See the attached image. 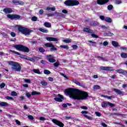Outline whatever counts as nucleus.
<instances>
[{
	"mask_svg": "<svg viewBox=\"0 0 127 127\" xmlns=\"http://www.w3.org/2000/svg\"><path fill=\"white\" fill-rule=\"evenodd\" d=\"M64 93L74 100H86L89 97L88 92L77 88H68L65 90Z\"/></svg>",
	"mask_w": 127,
	"mask_h": 127,
	"instance_id": "f257e3e1",
	"label": "nucleus"
},
{
	"mask_svg": "<svg viewBox=\"0 0 127 127\" xmlns=\"http://www.w3.org/2000/svg\"><path fill=\"white\" fill-rule=\"evenodd\" d=\"M18 26V33H22L24 35H29L31 32H33V30L30 29L22 27V26Z\"/></svg>",
	"mask_w": 127,
	"mask_h": 127,
	"instance_id": "f03ea898",
	"label": "nucleus"
},
{
	"mask_svg": "<svg viewBox=\"0 0 127 127\" xmlns=\"http://www.w3.org/2000/svg\"><path fill=\"white\" fill-rule=\"evenodd\" d=\"M8 64L10 65V66H12L11 69L14 71L17 72H20L21 71V66L18 63L12 61L7 62Z\"/></svg>",
	"mask_w": 127,
	"mask_h": 127,
	"instance_id": "7ed1b4c3",
	"label": "nucleus"
},
{
	"mask_svg": "<svg viewBox=\"0 0 127 127\" xmlns=\"http://www.w3.org/2000/svg\"><path fill=\"white\" fill-rule=\"evenodd\" d=\"M13 47L16 49V50L21 51V52H24V53H28L30 51L28 47L21 44L15 45Z\"/></svg>",
	"mask_w": 127,
	"mask_h": 127,
	"instance_id": "20e7f679",
	"label": "nucleus"
},
{
	"mask_svg": "<svg viewBox=\"0 0 127 127\" xmlns=\"http://www.w3.org/2000/svg\"><path fill=\"white\" fill-rule=\"evenodd\" d=\"M64 3L66 6H76L80 4V2L77 0H66Z\"/></svg>",
	"mask_w": 127,
	"mask_h": 127,
	"instance_id": "39448f33",
	"label": "nucleus"
},
{
	"mask_svg": "<svg viewBox=\"0 0 127 127\" xmlns=\"http://www.w3.org/2000/svg\"><path fill=\"white\" fill-rule=\"evenodd\" d=\"M7 17L8 18H9L10 19L13 20V19H20L21 18V16L18 15V14H8L7 15Z\"/></svg>",
	"mask_w": 127,
	"mask_h": 127,
	"instance_id": "423d86ee",
	"label": "nucleus"
},
{
	"mask_svg": "<svg viewBox=\"0 0 127 127\" xmlns=\"http://www.w3.org/2000/svg\"><path fill=\"white\" fill-rule=\"evenodd\" d=\"M10 52H11L12 53H14V54H16L17 55H20L19 57L20 58H21L22 59H26V60H28L27 59V56L25 55H22L15 51H13L11 50H9Z\"/></svg>",
	"mask_w": 127,
	"mask_h": 127,
	"instance_id": "0eeeda50",
	"label": "nucleus"
},
{
	"mask_svg": "<svg viewBox=\"0 0 127 127\" xmlns=\"http://www.w3.org/2000/svg\"><path fill=\"white\" fill-rule=\"evenodd\" d=\"M99 18H100V19H101V20H104L105 21H106V22H108L109 23H112V21H113L112 18L109 17H105V16L104 15H100Z\"/></svg>",
	"mask_w": 127,
	"mask_h": 127,
	"instance_id": "6e6552de",
	"label": "nucleus"
},
{
	"mask_svg": "<svg viewBox=\"0 0 127 127\" xmlns=\"http://www.w3.org/2000/svg\"><path fill=\"white\" fill-rule=\"evenodd\" d=\"M36 95H41V93L36 92V91H32L31 94H30L29 93H26V96L28 99H30V97H31V96H35Z\"/></svg>",
	"mask_w": 127,
	"mask_h": 127,
	"instance_id": "1a4fd4ad",
	"label": "nucleus"
},
{
	"mask_svg": "<svg viewBox=\"0 0 127 127\" xmlns=\"http://www.w3.org/2000/svg\"><path fill=\"white\" fill-rule=\"evenodd\" d=\"M52 122L53 123V124H55V125L58 126V127H64V124H63L61 121L57 120L56 119H53Z\"/></svg>",
	"mask_w": 127,
	"mask_h": 127,
	"instance_id": "9d476101",
	"label": "nucleus"
},
{
	"mask_svg": "<svg viewBox=\"0 0 127 127\" xmlns=\"http://www.w3.org/2000/svg\"><path fill=\"white\" fill-rule=\"evenodd\" d=\"M58 97H59L60 98L56 97L54 99V100L56 102H59V103H61V102H63V100H64V96H63V95L60 94H59L58 95Z\"/></svg>",
	"mask_w": 127,
	"mask_h": 127,
	"instance_id": "9b49d317",
	"label": "nucleus"
},
{
	"mask_svg": "<svg viewBox=\"0 0 127 127\" xmlns=\"http://www.w3.org/2000/svg\"><path fill=\"white\" fill-rule=\"evenodd\" d=\"M47 60L49 62H50V63H54V62H56V60H55L54 57L51 55L47 56Z\"/></svg>",
	"mask_w": 127,
	"mask_h": 127,
	"instance_id": "f8f14e48",
	"label": "nucleus"
},
{
	"mask_svg": "<svg viewBox=\"0 0 127 127\" xmlns=\"http://www.w3.org/2000/svg\"><path fill=\"white\" fill-rule=\"evenodd\" d=\"M110 1V0H97V2L99 5H104L106 3H108Z\"/></svg>",
	"mask_w": 127,
	"mask_h": 127,
	"instance_id": "ddd939ff",
	"label": "nucleus"
},
{
	"mask_svg": "<svg viewBox=\"0 0 127 127\" xmlns=\"http://www.w3.org/2000/svg\"><path fill=\"white\" fill-rule=\"evenodd\" d=\"M100 69L103 71H112L113 70V67L101 66Z\"/></svg>",
	"mask_w": 127,
	"mask_h": 127,
	"instance_id": "4468645a",
	"label": "nucleus"
},
{
	"mask_svg": "<svg viewBox=\"0 0 127 127\" xmlns=\"http://www.w3.org/2000/svg\"><path fill=\"white\" fill-rule=\"evenodd\" d=\"M12 2L13 3H18L19 5H24V2H23L22 0H12Z\"/></svg>",
	"mask_w": 127,
	"mask_h": 127,
	"instance_id": "2eb2a0df",
	"label": "nucleus"
},
{
	"mask_svg": "<svg viewBox=\"0 0 127 127\" xmlns=\"http://www.w3.org/2000/svg\"><path fill=\"white\" fill-rule=\"evenodd\" d=\"M83 31L84 32H86V33H90V34L94 33L93 32V30L90 29L89 27H87L86 28H84L83 29Z\"/></svg>",
	"mask_w": 127,
	"mask_h": 127,
	"instance_id": "dca6fc26",
	"label": "nucleus"
},
{
	"mask_svg": "<svg viewBox=\"0 0 127 127\" xmlns=\"http://www.w3.org/2000/svg\"><path fill=\"white\" fill-rule=\"evenodd\" d=\"M3 11L5 13L7 14V13H11L13 10H12V9H11V8H5L3 9Z\"/></svg>",
	"mask_w": 127,
	"mask_h": 127,
	"instance_id": "f3484780",
	"label": "nucleus"
},
{
	"mask_svg": "<svg viewBox=\"0 0 127 127\" xmlns=\"http://www.w3.org/2000/svg\"><path fill=\"white\" fill-rule=\"evenodd\" d=\"M113 91H114V92L116 93L117 95H122L124 96V93H123V92L120 89L114 88L113 89Z\"/></svg>",
	"mask_w": 127,
	"mask_h": 127,
	"instance_id": "a211bd4d",
	"label": "nucleus"
},
{
	"mask_svg": "<svg viewBox=\"0 0 127 127\" xmlns=\"http://www.w3.org/2000/svg\"><path fill=\"white\" fill-rule=\"evenodd\" d=\"M47 41H55L57 42L58 41V39L56 38L49 37L46 38Z\"/></svg>",
	"mask_w": 127,
	"mask_h": 127,
	"instance_id": "6ab92c4d",
	"label": "nucleus"
},
{
	"mask_svg": "<svg viewBox=\"0 0 127 127\" xmlns=\"http://www.w3.org/2000/svg\"><path fill=\"white\" fill-rule=\"evenodd\" d=\"M117 73H119V74H127V70H124L122 69H117L116 70Z\"/></svg>",
	"mask_w": 127,
	"mask_h": 127,
	"instance_id": "aec40b11",
	"label": "nucleus"
},
{
	"mask_svg": "<svg viewBox=\"0 0 127 127\" xmlns=\"http://www.w3.org/2000/svg\"><path fill=\"white\" fill-rule=\"evenodd\" d=\"M72 82L74 83V84H76V85H78V86H80V87H83V85L81 84L79 81H77L76 79H73L72 80Z\"/></svg>",
	"mask_w": 127,
	"mask_h": 127,
	"instance_id": "412c9836",
	"label": "nucleus"
},
{
	"mask_svg": "<svg viewBox=\"0 0 127 127\" xmlns=\"http://www.w3.org/2000/svg\"><path fill=\"white\" fill-rule=\"evenodd\" d=\"M104 36L111 37V36H113L114 34L113 33L111 32V31H109L108 33H104Z\"/></svg>",
	"mask_w": 127,
	"mask_h": 127,
	"instance_id": "4be33fe9",
	"label": "nucleus"
},
{
	"mask_svg": "<svg viewBox=\"0 0 127 127\" xmlns=\"http://www.w3.org/2000/svg\"><path fill=\"white\" fill-rule=\"evenodd\" d=\"M112 44L113 45V46H114V47H118V46H119V47H120V45H119V43H118L116 41H113L112 42Z\"/></svg>",
	"mask_w": 127,
	"mask_h": 127,
	"instance_id": "5701e85b",
	"label": "nucleus"
},
{
	"mask_svg": "<svg viewBox=\"0 0 127 127\" xmlns=\"http://www.w3.org/2000/svg\"><path fill=\"white\" fill-rule=\"evenodd\" d=\"M8 103L5 102H0V107H7Z\"/></svg>",
	"mask_w": 127,
	"mask_h": 127,
	"instance_id": "b1692460",
	"label": "nucleus"
},
{
	"mask_svg": "<svg viewBox=\"0 0 127 127\" xmlns=\"http://www.w3.org/2000/svg\"><path fill=\"white\" fill-rule=\"evenodd\" d=\"M56 8L55 7H51L49 6L47 7L46 10H51V11H55Z\"/></svg>",
	"mask_w": 127,
	"mask_h": 127,
	"instance_id": "393cba45",
	"label": "nucleus"
},
{
	"mask_svg": "<svg viewBox=\"0 0 127 127\" xmlns=\"http://www.w3.org/2000/svg\"><path fill=\"white\" fill-rule=\"evenodd\" d=\"M91 26H97L99 25V23L97 21H92L90 23Z\"/></svg>",
	"mask_w": 127,
	"mask_h": 127,
	"instance_id": "a878e982",
	"label": "nucleus"
},
{
	"mask_svg": "<svg viewBox=\"0 0 127 127\" xmlns=\"http://www.w3.org/2000/svg\"><path fill=\"white\" fill-rule=\"evenodd\" d=\"M101 106L103 108H107L108 106V102H103L101 104Z\"/></svg>",
	"mask_w": 127,
	"mask_h": 127,
	"instance_id": "bb28decb",
	"label": "nucleus"
},
{
	"mask_svg": "<svg viewBox=\"0 0 127 127\" xmlns=\"http://www.w3.org/2000/svg\"><path fill=\"white\" fill-rule=\"evenodd\" d=\"M44 26H45V27H48V28H50V27H51V24L46 22L44 23Z\"/></svg>",
	"mask_w": 127,
	"mask_h": 127,
	"instance_id": "cd10ccee",
	"label": "nucleus"
},
{
	"mask_svg": "<svg viewBox=\"0 0 127 127\" xmlns=\"http://www.w3.org/2000/svg\"><path fill=\"white\" fill-rule=\"evenodd\" d=\"M40 31L41 32H43L44 33H48V30L46 29H43V28H40L39 29Z\"/></svg>",
	"mask_w": 127,
	"mask_h": 127,
	"instance_id": "c85d7f7f",
	"label": "nucleus"
},
{
	"mask_svg": "<svg viewBox=\"0 0 127 127\" xmlns=\"http://www.w3.org/2000/svg\"><path fill=\"white\" fill-rule=\"evenodd\" d=\"M45 46H46V47H50V48H51L53 47V44L50 43H46L45 44Z\"/></svg>",
	"mask_w": 127,
	"mask_h": 127,
	"instance_id": "c756f323",
	"label": "nucleus"
},
{
	"mask_svg": "<svg viewBox=\"0 0 127 127\" xmlns=\"http://www.w3.org/2000/svg\"><path fill=\"white\" fill-rule=\"evenodd\" d=\"M33 72H34V73H35L36 74H41V72H40V70H39V69H33Z\"/></svg>",
	"mask_w": 127,
	"mask_h": 127,
	"instance_id": "7c9ffc66",
	"label": "nucleus"
},
{
	"mask_svg": "<svg viewBox=\"0 0 127 127\" xmlns=\"http://www.w3.org/2000/svg\"><path fill=\"white\" fill-rule=\"evenodd\" d=\"M100 89H101V86L98 85L96 84L93 86V89L94 90H100Z\"/></svg>",
	"mask_w": 127,
	"mask_h": 127,
	"instance_id": "2f4dec72",
	"label": "nucleus"
},
{
	"mask_svg": "<svg viewBox=\"0 0 127 127\" xmlns=\"http://www.w3.org/2000/svg\"><path fill=\"white\" fill-rule=\"evenodd\" d=\"M83 117L87 119V120H90V121H92L93 120V118L91 117V116H89L86 114L83 115Z\"/></svg>",
	"mask_w": 127,
	"mask_h": 127,
	"instance_id": "473e14b6",
	"label": "nucleus"
},
{
	"mask_svg": "<svg viewBox=\"0 0 127 127\" xmlns=\"http://www.w3.org/2000/svg\"><path fill=\"white\" fill-rule=\"evenodd\" d=\"M121 56L122 58H127V53H122L121 54Z\"/></svg>",
	"mask_w": 127,
	"mask_h": 127,
	"instance_id": "72a5a7b5",
	"label": "nucleus"
},
{
	"mask_svg": "<svg viewBox=\"0 0 127 127\" xmlns=\"http://www.w3.org/2000/svg\"><path fill=\"white\" fill-rule=\"evenodd\" d=\"M44 74H45L46 75H49V74H51V72H50L48 69H45L44 70Z\"/></svg>",
	"mask_w": 127,
	"mask_h": 127,
	"instance_id": "f704fd0d",
	"label": "nucleus"
},
{
	"mask_svg": "<svg viewBox=\"0 0 127 127\" xmlns=\"http://www.w3.org/2000/svg\"><path fill=\"white\" fill-rule=\"evenodd\" d=\"M101 97H102V98H106L107 99H109L110 100H112V98H113V96H108L105 95H101Z\"/></svg>",
	"mask_w": 127,
	"mask_h": 127,
	"instance_id": "c9c22d12",
	"label": "nucleus"
},
{
	"mask_svg": "<svg viewBox=\"0 0 127 127\" xmlns=\"http://www.w3.org/2000/svg\"><path fill=\"white\" fill-rule=\"evenodd\" d=\"M60 47H61V48H64V49H66V50L69 49V47L66 45H61Z\"/></svg>",
	"mask_w": 127,
	"mask_h": 127,
	"instance_id": "e433bc0d",
	"label": "nucleus"
},
{
	"mask_svg": "<svg viewBox=\"0 0 127 127\" xmlns=\"http://www.w3.org/2000/svg\"><path fill=\"white\" fill-rule=\"evenodd\" d=\"M39 51L41 53H44V52H45V50L43 49L42 47H40L39 48Z\"/></svg>",
	"mask_w": 127,
	"mask_h": 127,
	"instance_id": "4c0bfd02",
	"label": "nucleus"
},
{
	"mask_svg": "<svg viewBox=\"0 0 127 127\" xmlns=\"http://www.w3.org/2000/svg\"><path fill=\"white\" fill-rule=\"evenodd\" d=\"M50 51L52 52V51H57V48H55V47L54 46V45H53V47H52L50 49Z\"/></svg>",
	"mask_w": 127,
	"mask_h": 127,
	"instance_id": "58836bf2",
	"label": "nucleus"
},
{
	"mask_svg": "<svg viewBox=\"0 0 127 127\" xmlns=\"http://www.w3.org/2000/svg\"><path fill=\"white\" fill-rule=\"evenodd\" d=\"M41 85H42V86H47V85H48V83H47V82L45 81H42L41 82Z\"/></svg>",
	"mask_w": 127,
	"mask_h": 127,
	"instance_id": "ea45409f",
	"label": "nucleus"
},
{
	"mask_svg": "<svg viewBox=\"0 0 127 127\" xmlns=\"http://www.w3.org/2000/svg\"><path fill=\"white\" fill-rule=\"evenodd\" d=\"M6 99L8 100V101H10V100H11V101H14V99L13 98H12V97H10V96H6Z\"/></svg>",
	"mask_w": 127,
	"mask_h": 127,
	"instance_id": "a19ab883",
	"label": "nucleus"
},
{
	"mask_svg": "<svg viewBox=\"0 0 127 127\" xmlns=\"http://www.w3.org/2000/svg\"><path fill=\"white\" fill-rule=\"evenodd\" d=\"M107 8H108V10H112V9H113V8H114V6H113V5H112V4L109 5L107 6Z\"/></svg>",
	"mask_w": 127,
	"mask_h": 127,
	"instance_id": "79ce46f5",
	"label": "nucleus"
},
{
	"mask_svg": "<svg viewBox=\"0 0 127 127\" xmlns=\"http://www.w3.org/2000/svg\"><path fill=\"white\" fill-rule=\"evenodd\" d=\"M108 106L111 107V108H113L116 106V105L114 104V103H112L110 102H108Z\"/></svg>",
	"mask_w": 127,
	"mask_h": 127,
	"instance_id": "37998d69",
	"label": "nucleus"
},
{
	"mask_svg": "<svg viewBox=\"0 0 127 127\" xmlns=\"http://www.w3.org/2000/svg\"><path fill=\"white\" fill-rule=\"evenodd\" d=\"M63 42L65 43H71V40L70 39H64L63 40Z\"/></svg>",
	"mask_w": 127,
	"mask_h": 127,
	"instance_id": "c03bdc74",
	"label": "nucleus"
},
{
	"mask_svg": "<svg viewBox=\"0 0 127 127\" xmlns=\"http://www.w3.org/2000/svg\"><path fill=\"white\" fill-rule=\"evenodd\" d=\"M61 76H63V77H64V78H65L66 80H69V78H68V76H67V75H66V74H65L63 73H61Z\"/></svg>",
	"mask_w": 127,
	"mask_h": 127,
	"instance_id": "a18cd8bd",
	"label": "nucleus"
},
{
	"mask_svg": "<svg viewBox=\"0 0 127 127\" xmlns=\"http://www.w3.org/2000/svg\"><path fill=\"white\" fill-rule=\"evenodd\" d=\"M24 82H25V83H28L29 84H30V83H31V80H30V79H24Z\"/></svg>",
	"mask_w": 127,
	"mask_h": 127,
	"instance_id": "49530a36",
	"label": "nucleus"
},
{
	"mask_svg": "<svg viewBox=\"0 0 127 127\" xmlns=\"http://www.w3.org/2000/svg\"><path fill=\"white\" fill-rule=\"evenodd\" d=\"M91 36H92V37H93L94 38H99V36H98L95 34L91 33Z\"/></svg>",
	"mask_w": 127,
	"mask_h": 127,
	"instance_id": "de8ad7c7",
	"label": "nucleus"
},
{
	"mask_svg": "<svg viewBox=\"0 0 127 127\" xmlns=\"http://www.w3.org/2000/svg\"><path fill=\"white\" fill-rule=\"evenodd\" d=\"M11 96H17V93L15 91H12L11 92Z\"/></svg>",
	"mask_w": 127,
	"mask_h": 127,
	"instance_id": "09e8293b",
	"label": "nucleus"
},
{
	"mask_svg": "<svg viewBox=\"0 0 127 127\" xmlns=\"http://www.w3.org/2000/svg\"><path fill=\"white\" fill-rule=\"evenodd\" d=\"M96 58H98V59H101L102 61H105V59L101 56H96Z\"/></svg>",
	"mask_w": 127,
	"mask_h": 127,
	"instance_id": "8fccbe9b",
	"label": "nucleus"
},
{
	"mask_svg": "<svg viewBox=\"0 0 127 127\" xmlns=\"http://www.w3.org/2000/svg\"><path fill=\"white\" fill-rule=\"evenodd\" d=\"M31 19H32V21H37V17L33 16L32 17Z\"/></svg>",
	"mask_w": 127,
	"mask_h": 127,
	"instance_id": "3c124183",
	"label": "nucleus"
},
{
	"mask_svg": "<svg viewBox=\"0 0 127 127\" xmlns=\"http://www.w3.org/2000/svg\"><path fill=\"white\" fill-rule=\"evenodd\" d=\"M59 65H60V64L58 62H56L54 64V66L55 67H59Z\"/></svg>",
	"mask_w": 127,
	"mask_h": 127,
	"instance_id": "603ef678",
	"label": "nucleus"
},
{
	"mask_svg": "<svg viewBox=\"0 0 127 127\" xmlns=\"http://www.w3.org/2000/svg\"><path fill=\"white\" fill-rule=\"evenodd\" d=\"M10 35L12 37H15L16 36V34L13 32H11L10 33Z\"/></svg>",
	"mask_w": 127,
	"mask_h": 127,
	"instance_id": "864d4df0",
	"label": "nucleus"
},
{
	"mask_svg": "<svg viewBox=\"0 0 127 127\" xmlns=\"http://www.w3.org/2000/svg\"><path fill=\"white\" fill-rule=\"evenodd\" d=\"M28 118L29 120H31V121H33V120L34 119V118L33 117V116H32V115H29L28 116Z\"/></svg>",
	"mask_w": 127,
	"mask_h": 127,
	"instance_id": "5fc2aeb1",
	"label": "nucleus"
},
{
	"mask_svg": "<svg viewBox=\"0 0 127 127\" xmlns=\"http://www.w3.org/2000/svg\"><path fill=\"white\" fill-rule=\"evenodd\" d=\"M44 12V10L42 9H40L39 11V14H40V15H42V14H43Z\"/></svg>",
	"mask_w": 127,
	"mask_h": 127,
	"instance_id": "6e6d98bb",
	"label": "nucleus"
},
{
	"mask_svg": "<svg viewBox=\"0 0 127 127\" xmlns=\"http://www.w3.org/2000/svg\"><path fill=\"white\" fill-rule=\"evenodd\" d=\"M72 47L73 49H74V50L78 49V46H77L76 45H72Z\"/></svg>",
	"mask_w": 127,
	"mask_h": 127,
	"instance_id": "4d7b16f0",
	"label": "nucleus"
},
{
	"mask_svg": "<svg viewBox=\"0 0 127 127\" xmlns=\"http://www.w3.org/2000/svg\"><path fill=\"white\" fill-rule=\"evenodd\" d=\"M80 109L82 110H88V107L87 106H83L80 107Z\"/></svg>",
	"mask_w": 127,
	"mask_h": 127,
	"instance_id": "13d9d810",
	"label": "nucleus"
},
{
	"mask_svg": "<svg viewBox=\"0 0 127 127\" xmlns=\"http://www.w3.org/2000/svg\"><path fill=\"white\" fill-rule=\"evenodd\" d=\"M5 86V84H4V83H2L0 85V88H1V89H2L3 88H4Z\"/></svg>",
	"mask_w": 127,
	"mask_h": 127,
	"instance_id": "bf43d9fd",
	"label": "nucleus"
},
{
	"mask_svg": "<svg viewBox=\"0 0 127 127\" xmlns=\"http://www.w3.org/2000/svg\"><path fill=\"white\" fill-rule=\"evenodd\" d=\"M88 111L83 110L82 111H81V114H82V115H84V114H85V115H87L88 114Z\"/></svg>",
	"mask_w": 127,
	"mask_h": 127,
	"instance_id": "052dcab7",
	"label": "nucleus"
},
{
	"mask_svg": "<svg viewBox=\"0 0 127 127\" xmlns=\"http://www.w3.org/2000/svg\"><path fill=\"white\" fill-rule=\"evenodd\" d=\"M103 45L104 46H107V45H109V42H108L107 41L104 42Z\"/></svg>",
	"mask_w": 127,
	"mask_h": 127,
	"instance_id": "680f3d73",
	"label": "nucleus"
},
{
	"mask_svg": "<svg viewBox=\"0 0 127 127\" xmlns=\"http://www.w3.org/2000/svg\"><path fill=\"white\" fill-rule=\"evenodd\" d=\"M39 120H40V121H46V119H45V118H44L43 117H40Z\"/></svg>",
	"mask_w": 127,
	"mask_h": 127,
	"instance_id": "e2e57ef3",
	"label": "nucleus"
},
{
	"mask_svg": "<svg viewBox=\"0 0 127 127\" xmlns=\"http://www.w3.org/2000/svg\"><path fill=\"white\" fill-rule=\"evenodd\" d=\"M47 15L48 16H49V17H50L51 16H54V13H49V14H47Z\"/></svg>",
	"mask_w": 127,
	"mask_h": 127,
	"instance_id": "0e129e2a",
	"label": "nucleus"
},
{
	"mask_svg": "<svg viewBox=\"0 0 127 127\" xmlns=\"http://www.w3.org/2000/svg\"><path fill=\"white\" fill-rule=\"evenodd\" d=\"M95 114L96 115L97 117H101V113L96 112H95Z\"/></svg>",
	"mask_w": 127,
	"mask_h": 127,
	"instance_id": "69168bd1",
	"label": "nucleus"
},
{
	"mask_svg": "<svg viewBox=\"0 0 127 127\" xmlns=\"http://www.w3.org/2000/svg\"><path fill=\"white\" fill-rule=\"evenodd\" d=\"M116 4H120L122 3V1L119 0H116Z\"/></svg>",
	"mask_w": 127,
	"mask_h": 127,
	"instance_id": "338daca9",
	"label": "nucleus"
},
{
	"mask_svg": "<svg viewBox=\"0 0 127 127\" xmlns=\"http://www.w3.org/2000/svg\"><path fill=\"white\" fill-rule=\"evenodd\" d=\"M62 12L64 14H67V13H68V11H67V10H66V9H63L62 10Z\"/></svg>",
	"mask_w": 127,
	"mask_h": 127,
	"instance_id": "774afa93",
	"label": "nucleus"
}]
</instances>
